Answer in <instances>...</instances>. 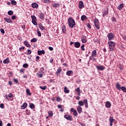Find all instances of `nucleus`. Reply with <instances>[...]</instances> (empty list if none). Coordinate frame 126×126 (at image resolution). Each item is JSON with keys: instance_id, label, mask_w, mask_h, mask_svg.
<instances>
[{"instance_id": "nucleus-1", "label": "nucleus", "mask_w": 126, "mask_h": 126, "mask_svg": "<svg viewBox=\"0 0 126 126\" xmlns=\"http://www.w3.org/2000/svg\"><path fill=\"white\" fill-rule=\"evenodd\" d=\"M68 24L70 28H73L74 26H75V21L72 18L69 17L68 19Z\"/></svg>"}, {"instance_id": "nucleus-2", "label": "nucleus", "mask_w": 126, "mask_h": 126, "mask_svg": "<svg viewBox=\"0 0 126 126\" xmlns=\"http://www.w3.org/2000/svg\"><path fill=\"white\" fill-rule=\"evenodd\" d=\"M115 45L116 43L114 41L111 40L108 41V46L110 52H112V51H114V50H115Z\"/></svg>"}, {"instance_id": "nucleus-3", "label": "nucleus", "mask_w": 126, "mask_h": 126, "mask_svg": "<svg viewBox=\"0 0 126 126\" xmlns=\"http://www.w3.org/2000/svg\"><path fill=\"white\" fill-rule=\"evenodd\" d=\"M44 67H41L40 71L36 73L37 76H38V77H40V78H42L43 77V74L44 73Z\"/></svg>"}, {"instance_id": "nucleus-4", "label": "nucleus", "mask_w": 126, "mask_h": 126, "mask_svg": "<svg viewBox=\"0 0 126 126\" xmlns=\"http://www.w3.org/2000/svg\"><path fill=\"white\" fill-rule=\"evenodd\" d=\"M94 23L96 29L99 30L100 29V26L99 25V20L98 19H95L94 21Z\"/></svg>"}, {"instance_id": "nucleus-5", "label": "nucleus", "mask_w": 126, "mask_h": 126, "mask_svg": "<svg viewBox=\"0 0 126 126\" xmlns=\"http://www.w3.org/2000/svg\"><path fill=\"white\" fill-rule=\"evenodd\" d=\"M31 18H32V22L33 25L37 26V18H36V16L34 15L31 16Z\"/></svg>"}, {"instance_id": "nucleus-6", "label": "nucleus", "mask_w": 126, "mask_h": 126, "mask_svg": "<svg viewBox=\"0 0 126 126\" xmlns=\"http://www.w3.org/2000/svg\"><path fill=\"white\" fill-rule=\"evenodd\" d=\"M64 119H66L67 121H70V122H72L73 121V118H72V116L71 115H69L68 114H65L64 115Z\"/></svg>"}, {"instance_id": "nucleus-7", "label": "nucleus", "mask_w": 126, "mask_h": 126, "mask_svg": "<svg viewBox=\"0 0 126 126\" xmlns=\"http://www.w3.org/2000/svg\"><path fill=\"white\" fill-rule=\"evenodd\" d=\"M97 57V51L96 50H94L92 52V56L90 57V60H92V58L96 57Z\"/></svg>"}, {"instance_id": "nucleus-8", "label": "nucleus", "mask_w": 126, "mask_h": 126, "mask_svg": "<svg viewBox=\"0 0 126 126\" xmlns=\"http://www.w3.org/2000/svg\"><path fill=\"white\" fill-rule=\"evenodd\" d=\"M107 38H108V40H109V41H111V40H113V39H114V34H113V33L110 32L108 33L107 35Z\"/></svg>"}, {"instance_id": "nucleus-9", "label": "nucleus", "mask_w": 126, "mask_h": 126, "mask_svg": "<svg viewBox=\"0 0 126 126\" xmlns=\"http://www.w3.org/2000/svg\"><path fill=\"white\" fill-rule=\"evenodd\" d=\"M109 121L110 122V125L111 126H113V123H114V122H116V120L114 119V118L112 117H109Z\"/></svg>"}, {"instance_id": "nucleus-10", "label": "nucleus", "mask_w": 126, "mask_h": 126, "mask_svg": "<svg viewBox=\"0 0 126 126\" xmlns=\"http://www.w3.org/2000/svg\"><path fill=\"white\" fill-rule=\"evenodd\" d=\"M70 111L71 112H72L73 113V115L75 117L77 116V115H78V113H77V111H76V110L74 109V108H71Z\"/></svg>"}, {"instance_id": "nucleus-11", "label": "nucleus", "mask_w": 126, "mask_h": 126, "mask_svg": "<svg viewBox=\"0 0 126 126\" xmlns=\"http://www.w3.org/2000/svg\"><path fill=\"white\" fill-rule=\"evenodd\" d=\"M78 7L80 9H81V8H83V7H84V4L83 3V1H80L79 2Z\"/></svg>"}, {"instance_id": "nucleus-12", "label": "nucleus", "mask_w": 126, "mask_h": 126, "mask_svg": "<svg viewBox=\"0 0 126 126\" xmlns=\"http://www.w3.org/2000/svg\"><path fill=\"white\" fill-rule=\"evenodd\" d=\"M81 39L82 43H83L84 44H85V43L87 42V40H86V36H81Z\"/></svg>"}, {"instance_id": "nucleus-13", "label": "nucleus", "mask_w": 126, "mask_h": 126, "mask_svg": "<svg viewBox=\"0 0 126 126\" xmlns=\"http://www.w3.org/2000/svg\"><path fill=\"white\" fill-rule=\"evenodd\" d=\"M28 106V104H27V103L25 102L22 105H21V109L22 110H24V109H26V107Z\"/></svg>"}, {"instance_id": "nucleus-14", "label": "nucleus", "mask_w": 126, "mask_h": 126, "mask_svg": "<svg viewBox=\"0 0 126 126\" xmlns=\"http://www.w3.org/2000/svg\"><path fill=\"white\" fill-rule=\"evenodd\" d=\"M96 68L98 70H104L105 69V66L97 65Z\"/></svg>"}, {"instance_id": "nucleus-15", "label": "nucleus", "mask_w": 126, "mask_h": 126, "mask_svg": "<svg viewBox=\"0 0 126 126\" xmlns=\"http://www.w3.org/2000/svg\"><path fill=\"white\" fill-rule=\"evenodd\" d=\"M39 17L42 20H44L45 19V15L43 13H39Z\"/></svg>"}, {"instance_id": "nucleus-16", "label": "nucleus", "mask_w": 126, "mask_h": 126, "mask_svg": "<svg viewBox=\"0 0 126 126\" xmlns=\"http://www.w3.org/2000/svg\"><path fill=\"white\" fill-rule=\"evenodd\" d=\"M61 72H62V67H59L56 72V76H59V74H61Z\"/></svg>"}, {"instance_id": "nucleus-17", "label": "nucleus", "mask_w": 126, "mask_h": 126, "mask_svg": "<svg viewBox=\"0 0 126 126\" xmlns=\"http://www.w3.org/2000/svg\"><path fill=\"white\" fill-rule=\"evenodd\" d=\"M24 44L26 47H27L28 48H30V47H31V45L29 44L28 41L27 40H25L24 41Z\"/></svg>"}, {"instance_id": "nucleus-18", "label": "nucleus", "mask_w": 126, "mask_h": 126, "mask_svg": "<svg viewBox=\"0 0 126 126\" xmlns=\"http://www.w3.org/2000/svg\"><path fill=\"white\" fill-rule=\"evenodd\" d=\"M10 61H9V58H7L5 60L3 61V63L4 64L9 63Z\"/></svg>"}, {"instance_id": "nucleus-19", "label": "nucleus", "mask_w": 126, "mask_h": 126, "mask_svg": "<svg viewBox=\"0 0 126 126\" xmlns=\"http://www.w3.org/2000/svg\"><path fill=\"white\" fill-rule=\"evenodd\" d=\"M111 106H112L111 102L110 101H106L105 103V107H106V108H111Z\"/></svg>"}, {"instance_id": "nucleus-20", "label": "nucleus", "mask_w": 126, "mask_h": 126, "mask_svg": "<svg viewBox=\"0 0 126 126\" xmlns=\"http://www.w3.org/2000/svg\"><path fill=\"white\" fill-rule=\"evenodd\" d=\"M74 46L75 48H79V47H80V42H75Z\"/></svg>"}, {"instance_id": "nucleus-21", "label": "nucleus", "mask_w": 126, "mask_h": 126, "mask_svg": "<svg viewBox=\"0 0 126 126\" xmlns=\"http://www.w3.org/2000/svg\"><path fill=\"white\" fill-rule=\"evenodd\" d=\"M38 26H39V28H40V29H41V30L44 31L45 30V27L43 26V24H42V23H39L38 24Z\"/></svg>"}, {"instance_id": "nucleus-22", "label": "nucleus", "mask_w": 126, "mask_h": 126, "mask_svg": "<svg viewBox=\"0 0 126 126\" xmlns=\"http://www.w3.org/2000/svg\"><path fill=\"white\" fill-rule=\"evenodd\" d=\"M37 54L39 56H41V55H45V51L44 50H41V51H38Z\"/></svg>"}, {"instance_id": "nucleus-23", "label": "nucleus", "mask_w": 126, "mask_h": 126, "mask_svg": "<svg viewBox=\"0 0 126 126\" xmlns=\"http://www.w3.org/2000/svg\"><path fill=\"white\" fill-rule=\"evenodd\" d=\"M109 13V10H108V9H105L104 10V11L103 12V15L102 16H106V15H107V14H108Z\"/></svg>"}, {"instance_id": "nucleus-24", "label": "nucleus", "mask_w": 126, "mask_h": 126, "mask_svg": "<svg viewBox=\"0 0 126 126\" xmlns=\"http://www.w3.org/2000/svg\"><path fill=\"white\" fill-rule=\"evenodd\" d=\"M32 6L33 8H38L39 5H38V4L36 3H32Z\"/></svg>"}, {"instance_id": "nucleus-25", "label": "nucleus", "mask_w": 126, "mask_h": 126, "mask_svg": "<svg viewBox=\"0 0 126 126\" xmlns=\"http://www.w3.org/2000/svg\"><path fill=\"white\" fill-rule=\"evenodd\" d=\"M123 7H124V3H122L120 5L118 6L117 9H118V10H122Z\"/></svg>"}, {"instance_id": "nucleus-26", "label": "nucleus", "mask_w": 126, "mask_h": 126, "mask_svg": "<svg viewBox=\"0 0 126 126\" xmlns=\"http://www.w3.org/2000/svg\"><path fill=\"white\" fill-rule=\"evenodd\" d=\"M64 92L66 94H68V93H69V90L68 89V88H67V87H64Z\"/></svg>"}, {"instance_id": "nucleus-27", "label": "nucleus", "mask_w": 126, "mask_h": 126, "mask_svg": "<svg viewBox=\"0 0 126 126\" xmlns=\"http://www.w3.org/2000/svg\"><path fill=\"white\" fill-rule=\"evenodd\" d=\"M116 88L118 90H121V88H122V87H121V85L119 83L116 84Z\"/></svg>"}, {"instance_id": "nucleus-28", "label": "nucleus", "mask_w": 126, "mask_h": 126, "mask_svg": "<svg viewBox=\"0 0 126 126\" xmlns=\"http://www.w3.org/2000/svg\"><path fill=\"white\" fill-rule=\"evenodd\" d=\"M77 110L79 114H81V112H82V108L81 106L78 107V108H77Z\"/></svg>"}, {"instance_id": "nucleus-29", "label": "nucleus", "mask_w": 126, "mask_h": 126, "mask_svg": "<svg viewBox=\"0 0 126 126\" xmlns=\"http://www.w3.org/2000/svg\"><path fill=\"white\" fill-rule=\"evenodd\" d=\"M76 91L77 92V94H78V96H80V95H81L80 93H81V92H80V88L78 87L76 89Z\"/></svg>"}, {"instance_id": "nucleus-30", "label": "nucleus", "mask_w": 126, "mask_h": 126, "mask_svg": "<svg viewBox=\"0 0 126 126\" xmlns=\"http://www.w3.org/2000/svg\"><path fill=\"white\" fill-rule=\"evenodd\" d=\"M4 20L6 22H7V23H11V19H8L7 18H4Z\"/></svg>"}, {"instance_id": "nucleus-31", "label": "nucleus", "mask_w": 126, "mask_h": 126, "mask_svg": "<svg viewBox=\"0 0 126 126\" xmlns=\"http://www.w3.org/2000/svg\"><path fill=\"white\" fill-rule=\"evenodd\" d=\"M81 19L82 21H84L85 20H86L87 19V17L85 15H82L81 17Z\"/></svg>"}, {"instance_id": "nucleus-32", "label": "nucleus", "mask_w": 126, "mask_h": 126, "mask_svg": "<svg viewBox=\"0 0 126 126\" xmlns=\"http://www.w3.org/2000/svg\"><path fill=\"white\" fill-rule=\"evenodd\" d=\"M72 73H73V71L70 70L67 71L66 74L68 75V76H70V74H72Z\"/></svg>"}, {"instance_id": "nucleus-33", "label": "nucleus", "mask_w": 126, "mask_h": 126, "mask_svg": "<svg viewBox=\"0 0 126 126\" xmlns=\"http://www.w3.org/2000/svg\"><path fill=\"white\" fill-rule=\"evenodd\" d=\"M62 31L63 32V33H65V32H66V29L65 28V26L63 25V26H62Z\"/></svg>"}, {"instance_id": "nucleus-34", "label": "nucleus", "mask_w": 126, "mask_h": 126, "mask_svg": "<svg viewBox=\"0 0 126 126\" xmlns=\"http://www.w3.org/2000/svg\"><path fill=\"white\" fill-rule=\"evenodd\" d=\"M48 115H49V117H53V116H54V114L53 113V111H49L48 112Z\"/></svg>"}, {"instance_id": "nucleus-35", "label": "nucleus", "mask_w": 126, "mask_h": 126, "mask_svg": "<svg viewBox=\"0 0 126 126\" xmlns=\"http://www.w3.org/2000/svg\"><path fill=\"white\" fill-rule=\"evenodd\" d=\"M26 92H27V94L29 96H31V95H32V94H31V93L30 92V90H29V89H27L26 90Z\"/></svg>"}, {"instance_id": "nucleus-36", "label": "nucleus", "mask_w": 126, "mask_h": 126, "mask_svg": "<svg viewBox=\"0 0 126 126\" xmlns=\"http://www.w3.org/2000/svg\"><path fill=\"white\" fill-rule=\"evenodd\" d=\"M29 107L31 108V109H35V105L33 103H30Z\"/></svg>"}, {"instance_id": "nucleus-37", "label": "nucleus", "mask_w": 126, "mask_h": 126, "mask_svg": "<svg viewBox=\"0 0 126 126\" xmlns=\"http://www.w3.org/2000/svg\"><path fill=\"white\" fill-rule=\"evenodd\" d=\"M52 6H53V7H59L60 6V3H54Z\"/></svg>"}, {"instance_id": "nucleus-38", "label": "nucleus", "mask_w": 126, "mask_h": 126, "mask_svg": "<svg viewBox=\"0 0 126 126\" xmlns=\"http://www.w3.org/2000/svg\"><path fill=\"white\" fill-rule=\"evenodd\" d=\"M28 66H29V64H28V63H24L23 65V67H24V68H28Z\"/></svg>"}, {"instance_id": "nucleus-39", "label": "nucleus", "mask_w": 126, "mask_h": 126, "mask_svg": "<svg viewBox=\"0 0 126 126\" xmlns=\"http://www.w3.org/2000/svg\"><path fill=\"white\" fill-rule=\"evenodd\" d=\"M31 43H33V42L35 43V42H37V38H34L32 39L31 40Z\"/></svg>"}, {"instance_id": "nucleus-40", "label": "nucleus", "mask_w": 126, "mask_h": 126, "mask_svg": "<svg viewBox=\"0 0 126 126\" xmlns=\"http://www.w3.org/2000/svg\"><path fill=\"white\" fill-rule=\"evenodd\" d=\"M11 4H13V5H16L17 4V2L14 0H12L11 1Z\"/></svg>"}, {"instance_id": "nucleus-41", "label": "nucleus", "mask_w": 126, "mask_h": 126, "mask_svg": "<svg viewBox=\"0 0 126 126\" xmlns=\"http://www.w3.org/2000/svg\"><path fill=\"white\" fill-rule=\"evenodd\" d=\"M78 105H79V106H83L84 105L83 101H79L78 102Z\"/></svg>"}, {"instance_id": "nucleus-42", "label": "nucleus", "mask_w": 126, "mask_h": 126, "mask_svg": "<svg viewBox=\"0 0 126 126\" xmlns=\"http://www.w3.org/2000/svg\"><path fill=\"white\" fill-rule=\"evenodd\" d=\"M39 88H40V89H42V90H46V89H47V86H44V87H42V86H40Z\"/></svg>"}, {"instance_id": "nucleus-43", "label": "nucleus", "mask_w": 126, "mask_h": 126, "mask_svg": "<svg viewBox=\"0 0 126 126\" xmlns=\"http://www.w3.org/2000/svg\"><path fill=\"white\" fill-rule=\"evenodd\" d=\"M121 90H122L123 92H126V88L124 86L121 87Z\"/></svg>"}, {"instance_id": "nucleus-44", "label": "nucleus", "mask_w": 126, "mask_h": 126, "mask_svg": "<svg viewBox=\"0 0 126 126\" xmlns=\"http://www.w3.org/2000/svg\"><path fill=\"white\" fill-rule=\"evenodd\" d=\"M63 99L60 97H57L56 98L57 102H61V101H62Z\"/></svg>"}, {"instance_id": "nucleus-45", "label": "nucleus", "mask_w": 126, "mask_h": 126, "mask_svg": "<svg viewBox=\"0 0 126 126\" xmlns=\"http://www.w3.org/2000/svg\"><path fill=\"white\" fill-rule=\"evenodd\" d=\"M8 15H13V11L12 10H10L8 12Z\"/></svg>"}, {"instance_id": "nucleus-46", "label": "nucleus", "mask_w": 126, "mask_h": 126, "mask_svg": "<svg viewBox=\"0 0 126 126\" xmlns=\"http://www.w3.org/2000/svg\"><path fill=\"white\" fill-rule=\"evenodd\" d=\"M25 71V69L22 68L20 70V73H24Z\"/></svg>"}, {"instance_id": "nucleus-47", "label": "nucleus", "mask_w": 126, "mask_h": 126, "mask_svg": "<svg viewBox=\"0 0 126 126\" xmlns=\"http://www.w3.org/2000/svg\"><path fill=\"white\" fill-rule=\"evenodd\" d=\"M8 97H9V98H13V94L11 93H10L8 95Z\"/></svg>"}, {"instance_id": "nucleus-48", "label": "nucleus", "mask_w": 126, "mask_h": 126, "mask_svg": "<svg viewBox=\"0 0 126 126\" xmlns=\"http://www.w3.org/2000/svg\"><path fill=\"white\" fill-rule=\"evenodd\" d=\"M84 47H85L84 44H83L81 45V50H82V51H85V48H84Z\"/></svg>"}, {"instance_id": "nucleus-49", "label": "nucleus", "mask_w": 126, "mask_h": 126, "mask_svg": "<svg viewBox=\"0 0 126 126\" xmlns=\"http://www.w3.org/2000/svg\"><path fill=\"white\" fill-rule=\"evenodd\" d=\"M83 103H84V104H87V103H88L87 99H86V98L84 99L83 100Z\"/></svg>"}, {"instance_id": "nucleus-50", "label": "nucleus", "mask_w": 126, "mask_h": 126, "mask_svg": "<svg viewBox=\"0 0 126 126\" xmlns=\"http://www.w3.org/2000/svg\"><path fill=\"white\" fill-rule=\"evenodd\" d=\"M37 35H38V37H41V36L42 35L41 33V32L40 31H37Z\"/></svg>"}, {"instance_id": "nucleus-51", "label": "nucleus", "mask_w": 126, "mask_h": 126, "mask_svg": "<svg viewBox=\"0 0 126 126\" xmlns=\"http://www.w3.org/2000/svg\"><path fill=\"white\" fill-rule=\"evenodd\" d=\"M24 49H25V47L24 46H22L21 47H20L19 48L20 52H21V51H22V50H24Z\"/></svg>"}, {"instance_id": "nucleus-52", "label": "nucleus", "mask_w": 126, "mask_h": 126, "mask_svg": "<svg viewBox=\"0 0 126 126\" xmlns=\"http://www.w3.org/2000/svg\"><path fill=\"white\" fill-rule=\"evenodd\" d=\"M0 108H1V109H3V108H4V105L3 103H1L0 104Z\"/></svg>"}, {"instance_id": "nucleus-53", "label": "nucleus", "mask_w": 126, "mask_h": 126, "mask_svg": "<svg viewBox=\"0 0 126 126\" xmlns=\"http://www.w3.org/2000/svg\"><path fill=\"white\" fill-rule=\"evenodd\" d=\"M13 81L14 82H15V83H18V80L17 79H15V78H14L13 79Z\"/></svg>"}, {"instance_id": "nucleus-54", "label": "nucleus", "mask_w": 126, "mask_h": 126, "mask_svg": "<svg viewBox=\"0 0 126 126\" xmlns=\"http://www.w3.org/2000/svg\"><path fill=\"white\" fill-rule=\"evenodd\" d=\"M119 68L121 70H123V69H124V66H123L122 65H119Z\"/></svg>"}, {"instance_id": "nucleus-55", "label": "nucleus", "mask_w": 126, "mask_h": 126, "mask_svg": "<svg viewBox=\"0 0 126 126\" xmlns=\"http://www.w3.org/2000/svg\"><path fill=\"white\" fill-rule=\"evenodd\" d=\"M26 112L27 113V115H29L30 114V110L28 109H26Z\"/></svg>"}, {"instance_id": "nucleus-56", "label": "nucleus", "mask_w": 126, "mask_h": 126, "mask_svg": "<svg viewBox=\"0 0 126 126\" xmlns=\"http://www.w3.org/2000/svg\"><path fill=\"white\" fill-rule=\"evenodd\" d=\"M32 53V51L30 50V49L28 50V55H31V53Z\"/></svg>"}, {"instance_id": "nucleus-57", "label": "nucleus", "mask_w": 126, "mask_h": 126, "mask_svg": "<svg viewBox=\"0 0 126 126\" xmlns=\"http://www.w3.org/2000/svg\"><path fill=\"white\" fill-rule=\"evenodd\" d=\"M0 32L1 33H2V34H4V30H3V29H0Z\"/></svg>"}, {"instance_id": "nucleus-58", "label": "nucleus", "mask_w": 126, "mask_h": 126, "mask_svg": "<svg viewBox=\"0 0 126 126\" xmlns=\"http://www.w3.org/2000/svg\"><path fill=\"white\" fill-rule=\"evenodd\" d=\"M87 26L88 28H89V29H91V25H90V24H88Z\"/></svg>"}, {"instance_id": "nucleus-59", "label": "nucleus", "mask_w": 126, "mask_h": 126, "mask_svg": "<svg viewBox=\"0 0 126 126\" xmlns=\"http://www.w3.org/2000/svg\"><path fill=\"white\" fill-rule=\"evenodd\" d=\"M12 20H14V19H16V17H15V15H13L12 16Z\"/></svg>"}, {"instance_id": "nucleus-60", "label": "nucleus", "mask_w": 126, "mask_h": 126, "mask_svg": "<svg viewBox=\"0 0 126 126\" xmlns=\"http://www.w3.org/2000/svg\"><path fill=\"white\" fill-rule=\"evenodd\" d=\"M48 49L50 50V51H53V50H54V48H53L52 47H49Z\"/></svg>"}, {"instance_id": "nucleus-61", "label": "nucleus", "mask_w": 126, "mask_h": 126, "mask_svg": "<svg viewBox=\"0 0 126 126\" xmlns=\"http://www.w3.org/2000/svg\"><path fill=\"white\" fill-rule=\"evenodd\" d=\"M80 125H81V126H86V125H85V124H83L82 123H79Z\"/></svg>"}, {"instance_id": "nucleus-62", "label": "nucleus", "mask_w": 126, "mask_h": 126, "mask_svg": "<svg viewBox=\"0 0 126 126\" xmlns=\"http://www.w3.org/2000/svg\"><path fill=\"white\" fill-rule=\"evenodd\" d=\"M8 84H9V85H10V86H11L12 85V82L9 81L8 82Z\"/></svg>"}, {"instance_id": "nucleus-63", "label": "nucleus", "mask_w": 126, "mask_h": 126, "mask_svg": "<svg viewBox=\"0 0 126 126\" xmlns=\"http://www.w3.org/2000/svg\"><path fill=\"white\" fill-rule=\"evenodd\" d=\"M112 19V21H116V18H115L114 17H113Z\"/></svg>"}, {"instance_id": "nucleus-64", "label": "nucleus", "mask_w": 126, "mask_h": 126, "mask_svg": "<svg viewBox=\"0 0 126 126\" xmlns=\"http://www.w3.org/2000/svg\"><path fill=\"white\" fill-rule=\"evenodd\" d=\"M0 126H2V121L0 120Z\"/></svg>"}]
</instances>
